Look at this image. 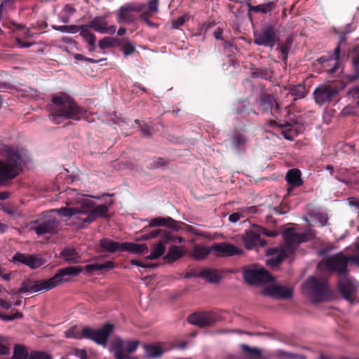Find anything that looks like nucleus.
Here are the masks:
<instances>
[{
  "instance_id": "nucleus-30",
  "label": "nucleus",
  "mask_w": 359,
  "mask_h": 359,
  "mask_svg": "<svg viewBox=\"0 0 359 359\" xmlns=\"http://www.w3.org/2000/svg\"><path fill=\"white\" fill-rule=\"evenodd\" d=\"M184 253L185 252L182 246L172 245L169 248L168 253L164 257V259L168 263H172L182 257Z\"/></svg>"
},
{
  "instance_id": "nucleus-40",
  "label": "nucleus",
  "mask_w": 359,
  "mask_h": 359,
  "mask_svg": "<svg viewBox=\"0 0 359 359\" xmlns=\"http://www.w3.org/2000/svg\"><path fill=\"white\" fill-rule=\"evenodd\" d=\"M272 73V71L267 68H251L252 78H261L266 80L271 77Z\"/></svg>"
},
{
  "instance_id": "nucleus-15",
  "label": "nucleus",
  "mask_w": 359,
  "mask_h": 359,
  "mask_svg": "<svg viewBox=\"0 0 359 359\" xmlns=\"http://www.w3.org/2000/svg\"><path fill=\"white\" fill-rule=\"evenodd\" d=\"M218 320V316L213 312L194 313L188 318L190 324L200 327L211 326Z\"/></svg>"
},
{
  "instance_id": "nucleus-4",
  "label": "nucleus",
  "mask_w": 359,
  "mask_h": 359,
  "mask_svg": "<svg viewBox=\"0 0 359 359\" xmlns=\"http://www.w3.org/2000/svg\"><path fill=\"white\" fill-rule=\"evenodd\" d=\"M283 238L285 244L282 249L278 250L276 248H271L267 250V255H276L267 259V264L272 266L279 265L283 260L288 257L292 255L297 245L308 240V234L306 233H297L293 228L286 229L283 233Z\"/></svg>"
},
{
  "instance_id": "nucleus-59",
  "label": "nucleus",
  "mask_w": 359,
  "mask_h": 359,
  "mask_svg": "<svg viewBox=\"0 0 359 359\" xmlns=\"http://www.w3.org/2000/svg\"><path fill=\"white\" fill-rule=\"evenodd\" d=\"M243 217V215L241 212H233L229 215V220L231 222L235 223V222H238V220H240V219Z\"/></svg>"
},
{
  "instance_id": "nucleus-20",
  "label": "nucleus",
  "mask_w": 359,
  "mask_h": 359,
  "mask_svg": "<svg viewBox=\"0 0 359 359\" xmlns=\"http://www.w3.org/2000/svg\"><path fill=\"white\" fill-rule=\"evenodd\" d=\"M242 241L245 248L248 250L253 249L257 245L264 247L267 244L265 240L261 239L259 232L255 229V226L252 229L245 231L242 236Z\"/></svg>"
},
{
  "instance_id": "nucleus-58",
  "label": "nucleus",
  "mask_w": 359,
  "mask_h": 359,
  "mask_svg": "<svg viewBox=\"0 0 359 359\" xmlns=\"http://www.w3.org/2000/svg\"><path fill=\"white\" fill-rule=\"evenodd\" d=\"M236 113L238 114H244L245 111H248V114H249L250 113H253L256 115H257V113L256 112V111H255L254 109H248L246 107L243 106V107H237L236 109Z\"/></svg>"
},
{
  "instance_id": "nucleus-5",
  "label": "nucleus",
  "mask_w": 359,
  "mask_h": 359,
  "mask_svg": "<svg viewBox=\"0 0 359 359\" xmlns=\"http://www.w3.org/2000/svg\"><path fill=\"white\" fill-rule=\"evenodd\" d=\"M114 202L111 201L107 205H98L95 206V203L90 199L81 200V214L87 215L86 217L82 218L81 227H83L85 223H92L98 217H109V207L113 205ZM81 219V218H79Z\"/></svg>"
},
{
  "instance_id": "nucleus-43",
  "label": "nucleus",
  "mask_w": 359,
  "mask_h": 359,
  "mask_svg": "<svg viewBox=\"0 0 359 359\" xmlns=\"http://www.w3.org/2000/svg\"><path fill=\"white\" fill-rule=\"evenodd\" d=\"M144 348L148 356L151 358H158L163 353L161 347L156 345L145 344L144 345Z\"/></svg>"
},
{
  "instance_id": "nucleus-16",
  "label": "nucleus",
  "mask_w": 359,
  "mask_h": 359,
  "mask_svg": "<svg viewBox=\"0 0 359 359\" xmlns=\"http://www.w3.org/2000/svg\"><path fill=\"white\" fill-rule=\"evenodd\" d=\"M11 262L14 264H22L34 269L44 264V260L39 255H29L16 252L12 257Z\"/></svg>"
},
{
  "instance_id": "nucleus-17",
  "label": "nucleus",
  "mask_w": 359,
  "mask_h": 359,
  "mask_svg": "<svg viewBox=\"0 0 359 359\" xmlns=\"http://www.w3.org/2000/svg\"><path fill=\"white\" fill-rule=\"evenodd\" d=\"M231 147L237 152H245L250 142V137L244 129H236L230 137Z\"/></svg>"
},
{
  "instance_id": "nucleus-19",
  "label": "nucleus",
  "mask_w": 359,
  "mask_h": 359,
  "mask_svg": "<svg viewBox=\"0 0 359 359\" xmlns=\"http://www.w3.org/2000/svg\"><path fill=\"white\" fill-rule=\"evenodd\" d=\"M259 109L263 113L270 111L276 118H278L281 110L274 97L270 94L263 95L261 97Z\"/></svg>"
},
{
  "instance_id": "nucleus-62",
  "label": "nucleus",
  "mask_w": 359,
  "mask_h": 359,
  "mask_svg": "<svg viewBox=\"0 0 359 359\" xmlns=\"http://www.w3.org/2000/svg\"><path fill=\"white\" fill-rule=\"evenodd\" d=\"M81 27H83V25H68V33H76L79 31H80V32H81V29H82Z\"/></svg>"
},
{
  "instance_id": "nucleus-38",
  "label": "nucleus",
  "mask_w": 359,
  "mask_h": 359,
  "mask_svg": "<svg viewBox=\"0 0 359 359\" xmlns=\"http://www.w3.org/2000/svg\"><path fill=\"white\" fill-rule=\"evenodd\" d=\"M240 346L243 352L250 358L259 359L262 357V353L257 348L250 347L245 344H242Z\"/></svg>"
},
{
  "instance_id": "nucleus-41",
  "label": "nucleus",
  "mask_w": 359,
  "mask_h": 359,
  "mask_svg": "<svg viewBox=\"0 0 359 359\" xmlns=\"http://www.w3.org/2000/svg\"><path fill=\"white\" fill-rule=\"evenodd\" d=\"M150 239L156 237H160L161 240L165 239V241H172V234L170 232L164 229H154L148 233Z\"/></svg>"
},
{
  "instance_id": "nucleus-56",
  "label": "nucleus",
  "mask_w": 359,
  "mask_h": 359,
  "mask_svg": "<svg viewBox=\"0 0 359 359\" xmlns=\"http://www.w3.org/2000/svg\"><path fill=\"white\" fill-rule=\"evenodd\" d=\"M185 16H180L172 22V27L173 29H178L180 26H182L186 21Z\"/></svg>"
},
{
  "instance_id": "nucleus-55",
  "label": "nucleus",
  "mask_w": 359,
  "mask_h": 359,
  "mask_svg": "<svg viewBox=\"0 0 359 359\" xmlns=\"http://www.w3.org/2000/svg\"><path fill=\"white\" fill-rule=\"evenodd\" d=\"M81 268H82V271L84 269L86 273L88 274H90L95 271L100 270V264H87L84 268H83V267H81Z\"/></svg>"
},
{
  "instance_id": "nucleus-34",
  "label": "nucleus",
  "mask_w": 359,
  "mask_h": 359,
  "mask_svg": "<svg viewBox=\"0 0 359 359\" xmlns=\"http://www.w3.org/2000/svg\"><path fill=\"white\" fill-rule=\"evenodd\" d=\"M213 250L212 246L210 248L196 245L194 246L191 255L196 260L204 259Z\"/></svg>"
},
{
  "instance_id": "nucleus-27",
  "label": "nucleus",
  "mask_w": 359,
  "mask_h": 359,
  "mask_svg": "<svg viewBox=\"0 0 359 359\" xmlns=\"http://www.w3.org/2000/svg\"><path fill=\"white\" fill-rule=\"evenodd\" d=\"M285 180L290 185L287 188L288 194L293 190L294 187H300L303 184V180L301 178V172L298 169H290L287 171Z\"/></svg>"
},
{
  "instance_id": "nucleus-44",
  "label": "nucleus",
  "mask_w": 359,
  "mask_h": 359,
  "mask_svg": "<svg viewBox=\"0 0 359 359\" xmlns=\"http://www.w3.org/2000/svg\"><path fill=\"white\" fill-rule=\"evenodd\" d=\"M29 353L27 351L25 346L20 344H16L14 347L13 359H29Z\"/></svg>"
},
{
  "instance_id": "nucleus-47",
  "label": "nucleus",
  "mask_w": 359,
  "mask_h": 359,
  "mask_svg": "<svg viewBox=\"0 0 359 359\" xmlns=\"http://www.w3.org/2000/svg\"><path fill=\"white\" fill-rule=\"evenodd\" d=\"M121 50L125 55H129L135 51V47L128 39H126L123 43Z\"/></svg>"
},
{
  "instance_id": "nucleus-31",
  "label": "nucleus",
  "mask_w": 359,
  "mask_h": 359,
  "mask_svg": "<svg viewBox=\"0 0 359 359\" xmlns=\"http://www.w3.org/2000/svg\"><path fill=\"white\" fill-rule=\"evenodd\" d=\"M100 246L102 250L106 252H122L123 243H120L108 238H104L100 240Z\"/></svg>"
},
{
  "instance_id": "nucleus-22",
  "label": "nucleus",
  "mask_w": 359,
  "mask_h": 359,
  "mask_svg": "<svg viewBox=\"0 0 359 359\" xmlns=\"http://www.w3.org/2000/svg\"><path fill=\"white\" fill-rule=\"evenodd\" d=\"M341 276L338 281V290L345 299L351 300L352 294L356 290L357 282L347 275Z\"/></svg>"
},
{
  "instance_id": "nucleus-36",
  "label": "nucleus",
  "mask_w": 359,
  "mask_h": 359,
  "mask_svg": "<svg viewBox=\"0 0 359 359\" xmlns=\"http://www.w3.org/2000/svg\"><path fill=\"white\" fill-rule=\"evenodd\" d=\"M199 276L208 280V282L214 283H217L220 279V276L217 271L210 269H206L201 271L199 273Z\"/></svg>"
},
{
  "instance_id": "nucleus-35",
  "label": "nucleus",
  "mask_w": 359,
  "mask_h": 359,
  "mask_svg": "<svg viewBox=\"0 0 359 359\" xmlns=\"http://www.w3.org/2000/svg\"><path fill=\"white\" fill-rule=\"evenodd\" d=\"M80 35L84 40L91 46L90 51H93L95 48L96 36L95 35L88 30V27L83 25L81 27Z\"/></svg>"
},
{
  "instance_id": "nucleus-60",
  "label": "nucleus",
  "mask_w": 359,
  "mask_h": 359,
  "mask_svg": "<svg viewBox=\"0 0 359 359\" xmlns=\"http://www.w3.org/2000/svg\"><path fill=\"white\" fill-rule=\"evenodd\" d=\"M100 270L104 269H113L115 267L114 262L113 261H107L103 264H100Z\"/></svg>"
},
{
  "instance_id": "nucleus-6",
  "label": "nucleus",
  "mask_w": 359,
  "mask_h": 359,
  "mask_svg": "<svg viewBox=\"0 0 359 359\" xmlns=\"http://www.w3.org/2000/svg\"><path fill=\"white\" fill-rule=\"evenodd\" d=\"M346 47V39L344 34L339 41L333 52H328L327 55H322L316 60L320 65L325 72L330 74L336 73L341 67L340 55L342 48Z\"/></svg>"
},
{
  "instance_id": "nucleus-23",
  "label": "nucleus",
  "mask_w": 359,
  "mask_h": 359,
  "mask_svg": "<svg viewBox=\"0 0 359 359\" xmlns=\"http://www.w3.org/2000/svg\"><path fill=\"white\" fill-rule=\"evenodd\" d=\"M145 220L149 222L148 226L150 228L165 226L175 231H178L181 229V225L183 224V222H177L170 217H158L152 219H146Z\"/></svg>"
},
{
  "instance_id": "nucleus-29",
  "label": "nucleus",
  "mask_w": 359,
  "mask_h": 359,
  "mask_svg": "<svg viewBox=\"0 0 359 359\" xmlns=\"http://www.w3.org/2000/svg\"><path fill=\"white\" fill-rule=\"evenodd\" d=\"M247 6L248 8V12H255V13H261L263 14H266L268 13L271 12L273 11L276 5L273 1H269L264 4H261L257 6H253L250 2V1H248L246 2Z\"/></svg>"
},
{
  "instance_id": "nucleus-18",
  "label": "nucleus",
  "mask_w": 359,
  "mask_h": 359,
  "mask_svg": "<svg viewBox=\"0 0 359 359\" xmlns=\"http://www.w3.org/2000/svg\"><path fill=\"white\" fill-rule=\"evenodd\" d=\"M34 230L39 236L49 233L54 234L58 231V221L55 217H48L36 220Z\"/></svg>"
},
{
  "instance_id": "nucleus-42",
  "label": "nucleus",
  "mask_w": 359,
  "mask_h": 359,
  "mask_svg": "<svg viewBox=\"0 0 359 359\" xmlns=\"http://www.w3.org/2000/svg\"><path fill=\"white\" fill-rule=\"evenodd\" d=\"M80 206L77 208H62L57 210L58 213L63 217H72L76 214H81V201H79Z\"/></svg>"
},
{
  "instance_id": "nucleus-50",
  "label": "nucleus",
  "mask_w": 359,
  "mask_h": 359,
  "mask_svg": "<svg viewBox=\"0 0 359 359\" xmlns=\"http://www.w3.org/2000/svg\"><path fill=\"white\" fill-rule=\"evenodd\" d=\"M255 229L257 230L259 232V234H263L269 237H276L278 235V233L273 230H268L261 226L255 225Z\"/></svg>"
},
{
  "instance_id": "nucleus-8",
  "label": "nucleus",
  "mask_w": 359,
  "mask_h": 359,
  "mask_svg": "<svg viewBox=\"0 0 359 359\" xmlns=\"http://www.w3.org/2000/svg\"><path fill=\"white\" fill-rule=\"evenodd\" d=\"M339 88L335 84L320 85L313 91L315 102L318 105H323L339 100Z\"/></svg>"
},
{
  "instance_id": "nucleus-57",
  "label": "nucleus",
  "mask_w": 359,
  "mask_h": 359,
  "mask_svg": "<svg viewBox=\"0 0 359 359\" xmlns=\"http://www.w3.org/2000/svg\"><path fill=\"white\" fill-rule=\"evenodd\" d=\"M131 264L133 265H135V266H140L142 268H154L156 267V264H144L142 262H140V261H138V260H136V259H132L130 261Z\"/></svg>"
},
{
  "instance_id": "nucleus-49",
  "label": "nucleus",
  "mask_w": 359,
  "mask_h": 359,
  "mask_svg": "<svg viewBox=\"0 0 359 359\" xmlns=\"http://www.w3.org/2000/svg\"><path fill=\"white\" fill-rule=\"evenodd\" d=\"M158 4L159 0H150L148 3L147 10L144 12L151 14H155L158 13Z\"/></svg>"
},
{
  "instance_id": "nucleus-28",
  "label": "nucleus",
  "mask_w": 359,
  "mask_h": 359,
  "mask_svg": "<svg viewBox=\"0 0 359 359\" xmlns=\"http://www.w3.org/2000/svg\"><path fill=\"white\" fill-rule=\"evenodd\" d=\"M352 65L353 74L346 76L349 82H353L359 78V43L355 45L352 51Z\"/></svg>"
},
{
  "instance_id": "nucleus-33",
  "label": "nucleus",
  "mask_w": 359,
  "mask_h": 359,
  "mask_svg": "<svg viewBox=\"0 0 359 359\" xmlns=\"http://www.w3.org/2000/svg\"><path fill=\"white\" fill-rule=\"evenodd\" d=\"M170 241L160 240L156 244H154L150 255L146 257L147 259H156L161 257L165 251V244Z\"/></svg>"
},
{
  "instance_id": "nucleus-54",
  "label": "nucleus",
  "mask_w": 359,
  "mask_h": 359,
  "mask_svg": "<svg viewBox=\"0 0 359 359\" xmlns=\"http://www.w3.org/2000/svg\"><path fill=\"white\" fill-rule=\"evenodd\" d=\"M111 41L112 40L111 39L110 37L105 36L99 41V47L102 50L106 49L107 48H111V44L110 43L111 42Z\"/></svg>"
},
{
  "instance_id": "nucleus-45",
  "label": "nucleus",
  "mask_w": 359,
  "mask_h": 359,
  "mask_svg": "<svg viewBox=\"0 0 359 359\" xmlns=\"http://www.w3.org/2000/svg\"><path fill=\"white\" fill-rule=\"evenodd\" d=\"M83 327L81 330H80L76 326H74L68 329L65 332V337L67 338H73V339H85L83 335Z\"/></svg>"
},
{
  "instance_id": "nucleus-52",
  "label": "nucleus",
  "mask_w": 359,
  "mask_h": 359,
  "mask_svg": "<svg viewBox=\"0 0 359 359\" xmlns=\"http://www.w3.org/2000/svg\"><path fill=\"white\" fill-rule=\"evenodd\" d=\"M74 58L76 60H83V61H86V62H88L90 63H92V64H96V63H98L100 62H102V61H104V60H106V58H102V59H100V60H95V59H93V58H90V57H87L81 54H76L75 56H74Z\"/></svg>"
},
{
  "instance_id": "nucleus-12",
  "label": "nucleus",
  "mask_w": 359,
  "mask_h": 359,
  "mask_svg": "<svg viewBox=\"0 0 359 359\" xmlns=\"http://www.w3.org/2000/svg\"><path fill=\"white\" fill-rule=\"evenodd\" d=\"M245 280L250 284H264L273 280V276L264 269H247L243 271Z\"/></svg>"
},
{
  "instance_id": "nucleus-2",
  "label": "nucleus",
  "mask_w": 359,
  "mask_h": 359,
  "mask_svg": "<svg viewBox=\"0 0 359 359\" xmlns=\"http://www.w3.org/2000/svg\"><path fill=\"white\" fill-rule=\"evenodd\" d=\"M0 155L5 158L0 160V187H2L9 184L22 172V156L18 149L8 145L0 149Z\"/></svg>"
},
{
  "instance_id": "nucleus-24",
  "label": "nucleus",
  "mask_w": 359,
  "mask_h": 359,
  "mask_svg": "<svg viewBox=\"0 0 359 359\" xmlns=\"http://www.w3.org/2000/svg\"><path fill=\"white\" fill-rule=\"evenodd\" d=\"M262 293L277 299H288L292 297L293 290L283 285H274L264 289Z\"/></svg>"
},
{
  "instance_id": "nucleus-53",
  "label": "nucleus",
  "mask_w": 359,
  "mask_h": 359,
  "mask_svg": "<svg viewBox=\"0 0 359 359\" xmlns=\"http://www.w3.org/2000/svg\"><path fill=\"white\" fill-rule=\"evenodd\" d=\"M153 14L142 12L141 15H140V18L141 20L144 21L148 26L149 27H156V24L151 20H149V17L152 15Z\"/></svg>"
},
{
  "instance_id": "nucleus-1",
  "label": "nucleus",
  "mask_w": 359,
  "mask_h": 359,
  "mask_svg": "<svg viewBox=\"0 0 359 359\" xmlns=\"http://www.w3.org/2000/svg\"><path fill=\"white\" fill-rule=\"evenodd\" d=\"M81 271V266H70L59 269L54 276L47 280H34L27 279L22 283L21 287L17 291L13 290L12 293L20 294L28 292L48 291L64 283L69 282L70 276H77Z\"/></svg>"
},
{
  "instance_id": "nucleus-14",
  "label": "nucleus",
  "mask_w": 359,
  "mask_h": 359,
  "mask_svg": "<svg viewBox=\"0 0 359 359\" xmlns=\"http://www.w3.org/2000/svg\"><path fill=\"white\" fill-rule=\"evenodd\" d=\"M145 8V4L138 2H130L121 6L117 16V22H131L134 20L133 15L131 12H142Z\"/></svg>"
},
{
  "instance_id": "nucleus-13",
  "label": "nucleus",
  "mask_w": 359,
  "mask_h": 359,
  "mask_svg": "<svg viewBox=\"0 0 359 359\" xmlns=\"http://www.w3.org/2000/svg\"><path fill=\"white\" fill-rule=\"evenodd\" d=\"M125 344L127 346L126 351L131 353L137 349L140 342L137 340L125 342L121 337H116L109 348L110 351L114 352L116 359H130V357L123 353Z\"/></svg>"
},
{
  "instance_id": "nucleus-39",
  "label": "nucleus",
  "mask_w": 359,
  "mask_h": 359,
  "mask_svg": "<svg viewBox=\"0 0 359 359\" xmlns=\"http://www.w3.org/2000/svg\"><path fill=\"white\" fill-rule=\"evenodd\" d=\"M61 257L66 262H75L80 257V255L76 249L66 248L61 252Z\"/></svg>"
},
{
  "instance_id": "nucleus-64",
  "label": "nucleus",
  "mask_w": 359,
  "mask_h": 359,
  "mask_svg": "<svg viewBox=\"0 0 359 359\" xmlns=\"http://www.w3.org/2000/svg\"><path fill=\"white\" fill-rule=\"evenodd\" d=\"M6 269L0 266V276L6 281L11 279V273H5Z\"/></svg>"
},
{
  "instance_id": "nucleus-46",
  "label": "nucleus",
  "mask_w": 359,
  "mask_h": 359,
  "mask_svg": "<svg viewBox=\"0 0 359 359\" xmlns=\"http://www.w3.org/2000/svg\"><path fill=\"white\" fill-rule=\"evenodd\" d=\"M289 92L291 95L294 97V100L303 98L306 95L305 88L302 85L290 86Z\"/></svg>"
},
{
  "instance_id": "nucleus-61",
  "label": "nucleus",
  "mask_w": 359,
  "mask_h": 359,
  "mask_svg": "<svg viewBox=\"0 0 359 359\" xmlns=\"http://www.w3.org/2000/svg\"><path fill=\"white\" fill-rule=\"evenodd\" d=\"M166 164V161L164 158L158 157L154 160V168H159L164 166Z\"/></svg>"
},
{
  "instance_id": "nucleus-11",
  "label": "nucleus",
  "mask_w": 359,
  "mask_h": 359,
  "mask_svg": "<svg viewBox=\"0 0 359 359\" xmlns=\"http://www.w3.org/2000/svg\"><path fill=\"white\" fill-rule=\"evenodd\" d=\"M279 39L278 32L273 25H265L259 32H254V43L257 46L273 48Z\"/></svg>"
},
{
  "instance_id": "nucleus-63",
  "label": "nucleus",
  "mask_w": 359,
  "mask_h": 359,
  "mask_svg": "<svg viewBox=\"0 0 359 359\" xmlns=\"http://www.w3.org/2000/svg\"><path fill=\"white\" fill-rule=\"evenodd\" d=\"M74 354L79 359H88L87 353L85 350L76 349L74 352Z\"/></svg>"
},
{
  "instance_id": "nucleus-7",
  "label": "nucleus",
  "mask_w": 359,
  "mask_h": 359,
  "mask_svg": "<svg viewBox=\"0 0 359 359\" xmlns=\"http://www.w3.org/2000/svg\"><path fill=\"white\" fill-rule=\"evenodd\" d=\"M305 287L313 303L321 302L331 296V290L326 280L311 276L307 279Z\"/></svg>"
},
{
  "instance_id": "nucleus-48",
  "label": "nucleus",
  "mask_w": 359,
  "mask_h": 359,
  "mask_svg": "<svg viewBox=\"0 0 359 359\" xmlns=\"http://www.w3.org/2000/svg\"><path fill=\"white\" fill-rule=\"evenodd\" d=\"M50 355L43 351H31L29 359H51Z\"/></svg>"
},
{
  "instance_id": "nucleus-3",
  "label": "nucleus",
  "mask_w": 359,
  "mask_h": 359,
  "mask_svg": "<svg viewBox=\"0 0 359 359\" xmlns=\"http://www.w3.org/2000/svg\"><path fill=\"white\" fill-rule=\"evenodd\" d=\"M53 105L50 107L51 120L56 124L61 119L79 121L83 116V109L67 94L61 93L52 97Z\"/></svg>"
},
{
  "instance_id": "nucleus-25",
  "label": "nucleus",
  "mask_w": 359,
  "mask_h": 359,
  "mask_svg": "<svg viewBox=\"0 0 359 359\" xmlns=\"http://www.w3.org/2000/svg\"><path fill=\"white\" fill-rule=\"evenodd\" d=\"M212 249L217 252L218 255L223 257H231L243 253L241 249L228 243H215L212 245Z\"/></svg>"
},
{
  "instance_id": "nucleus-37",
  "label": "nucleus",
  "mask_w": 359,
  "mask_h": 359,
  "mask_svg": "<svg viewBox=\"0 0 359 359\" xmlns=\"http://www.w3.org/2000/svg\"><path fill=\"white\" fill-rule=\"evenodd\" d=\"M292 44V39L291 37H287L283 43L278 44V49L281 53V60L286 62L288 57V53L291 49Z\"/></svg>"
},
{
  "instance_id": "nucleus-51",
  "label": "nucleus",
  "mask_w": 359,
  "mask_h": 359,
  "mask_svg": "<svg viewBox=\"0 0 359 359\" xmlns=\"http://www.w3.org/2000/svg\"><path fill=\"white\" fill-rule=\"evenodd\" d=\"M135 122L140 126V130L144 136L149 137L151 135V127L145 123H142L140 120H135Z\"/></svg>"
},
{
  "instance_id": "nucleus-9",
  "label": "nucleus",
  "mask_w": 359,
  "mask_h": 359,
  "mask_svg": "<svg viewBox=\"0 0 359 359\" xmlns=\"http://www.w3.org/2000/svg\"><path fill=\"white\" fill-rule=\"evenodd\" d=\"M356 261H358L356 257H349L344 255L342 252H338L328 257L325 264L330 271L337 273L340 276H346L348 272L347 268L348 262Z\"/></svg>"
},
{
  "instance_id": "nucleus-32",
  "label": "nucleus",
  "mask_w": 359,
  "mask_h": 359,
  "mask_svg": "<svg viewBox=\"0 0 359 359\" xmlns=\"http://www.w3.org/2000/svg\"><path fill=\"white\" fill-rule=\"evenodd\" d=\"M127 251L133 254H144L149 251L146 244H137L131 242H123L122 252Z\"/></svg>"
},
{
  "instance_id": "nucleus-26",
  "label": "nucleus",
  "mask_w": 359,
  "mask_h": 359,
  "mask_svg": "<svg viewBox=\"0 0 359 359\" xmlns=\"http://www.w3.org/2000/svg\"><path fill=\"white\" fill-rule=\"evenodd\" d=\"M279 127L282 128L281 133L286 140H293L302 131V126L298 124L297 121L293 123L287 121Z\"/></svg>"
},
{
  "instance_id": "nucleus-21",
  "label": "nucleus",
  "mask_w": 359,
  "mask_h": 359,
  "mask_svg": "<svg viewBox=\"0 0 359 359\" xmlns=\"http://www.w3.org/2000/svg\"><path fill=\"white\" fill-rule=\"evenodd\" d=\"M87 27L93 29L95 32L102 34H112L116 32L114 25H108L106 16H96L88 24L85 25Z\"/></svg>"
},
{
  "instance_id": "nucleus-10",
  "label": "nucleus",
  "mask_w": 359,
  "mask_h": 359,
  "mask_svg": "<svg viewBox=\"0 0 359 359\" xmlns=\"http://www.w3.org/2000/svg\"><path fill=\"white\" fill-rule=\"evenodd\" d=\"M114 329V325L109 323H105L100 329H93L85 326L83 334L85 339L92 340L97 344L106 347L109 337L112 334Z\"/></svg>"
}]
</instances>
